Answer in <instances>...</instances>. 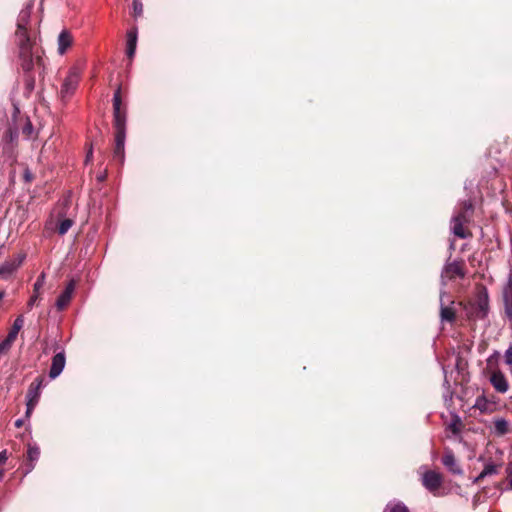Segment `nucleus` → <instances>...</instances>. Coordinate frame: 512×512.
I'll return each mask as SVG.
<instances>
[{"label":"nucleus","mask_w":512,"mask_h":512,"mask_svg":"<svg viewBox=\"0 0 512 512\" xmlns=\"http://www.w3.org/2000/svg\"><path fill=\"white\" fill-rule=\"evenodd\" d=\"M30 18V9L25 8L20 11L17 22V31L15 33L19 48V64L25 74V85L27 90L34 89L35 79L31 74L35 66L42 65V58L38 51L34 49V43L27 34L26 25Z\"/></svg>","instance_id":"f257e3e1"},{"label":"nucleus","mask_w":512,"mask_h":512,"mask_svg":"<svg viewBox=\"0 0 512 512\" xmlns=\"http://www.w3.org/2000/svg\"><path fill=\"white\" fill-rule=\"evenodd\" d=\"M121 103V87H118L113 95V126L115 129L113 158L122 165L125 160L126 113L121 110Z\"/></svg>","instance_id":"f03ea898"},{"label":"nucleus","mask_w":512,"mask_h":512,"mask_svg":"<svg viewBox=\"0 0 512 512\" xmlns=\"http://www.w3.org/2000/svg\"><path fill=\"white\" fill-rule=\"evenodd\" d=\"M472 212L473 204L468 200L464 201L461 204L459 211L453 215L451 219V230L455 236L461 239H466L468 237L469 234L464 230L463 224L469 221Z\"/></svg>","instance_id":"7ed1b4c3"},{"label":"nucleus","mask_w":512,"mask_h":512,"mask_svg":"<svg viewBox=\"0 0 512 512\" xmlns=\"http://www.w3.org/2000/svg\"><path fill=\"white\" fill-rule=\"evenodd\" d=\"M53 351L55 355L52 358L51 366L49 370V377L51 379L57 378L64 370L66 365V354L64 348L61 346L59 341L54 340L52 343Z\"/></svg>","instance_id":"20e7f679"},{"label":"nucleus","mask_w":512,"mask_h":512,"mask_svg":"<svg viewBox=\"0 0 512 512\" xmlns=\"http://www.w3.org/2000/svg\"><path fill=\"white\" fill-rule=\"evenodd\" d=\"M79 80L80 71L77 68H72L64 79L60 90V96L62 100L69 98L76 91Z\"/></svg>","instance_id":"39448f33"},{"label":"nucleus","mask_w":512,"mask_h":512,"mask_svg":"<svg viewBox=\"0 0 512 512\" xmlns=\"http://www.w3.org/2000/svg\"><path fill=\"white\" fill-rule=\"evenodd\" d=\"M454 301L450 299V296L442 290L440 293V319L441 322H453L456 314L453 308Z\"/></svg>","instance_id":"423d86ee"},{"label":"nucleus","mask_w":512,"mask_h":512,"mask_svg":"<svg viewBox=\"0 0 512 512\" xmlns=\"http://www.w3.org/2000/svg\"><path fill=\"white\" fill-rule=\"evenodd\" d=\"M445 277L448 279H454L455 277L464 278L465 270L463 267V263L459 261L447 262L441 273V282L442 285H446Z\"/></svg>","instance_id":"0eeeda50"},{"label":"nucleus","mask_w":512,"mask_h":512,"mask_svg":"<svg viewBox=\"0 0 512 512\" xmlns=\"http://www.w3.org/2000/svg\"><path fill=\"white\" fill-rule=\"evenodd\" d=\"M443 479L440 473L429 470L422 475V485L434 495L442 485Z\"/></svg>","instance_id":"6e6552de"},{"label":"nucleus","mask_w":512,"mask_h":512,"mask_svg":"<svg viewBox=\"0 0 512 512\" xmlns=\"http://www.w3.org/2000/svg\"><path fill=\"white\" fill-rule=\"evenodd\" d=\"M24 254H18L16 257L6 260L0 265V279H8L23 263Z\"/></svg>","instance_id":"1a4fd4ad"},{"label":"nucleus","mask_w":512,"mask_h":512,"mask_svg":"<svg viewBox=\"0 0 512 512\" xmlns=\"http://www.w3.org/2000/svg\"><path fill=\"white\" fill-rule=\"evenodd\" d=\"M76 288V281L70 280L66 285L64 291L58 296L55 306L59 311L64 310L72 299V295Z\"/></svg>","instance_id":"9d476101"},{"label":"nucleus","mask_w":512,"mask_h":512,"mask_svg":"<svg viewBox=\"0 0 512 512\" xmlns=\"http://www.w3.org/2000/svg\"><path fill=\"white\" fill-rule=\"evenodd\" d=\"M504 311L509 320H512V275L510 274L507 283L502 291Z\"/></svg>","instance_id":"9b49d317"},{"label":"nucleus","mask_w":512,"mask_h":512,"mask_svg":"<svg viewBox=\"0 0 512 512\" xmlns=\"http://www.w3.org/2000/svg\"><path fill=\"white\" fill-rule=\"evenodd\" d=\"M442 464L455 475H462L463 470L459 466L453 452L451 450H448L445 452V454L442 457Z\"/></svg>","instance_id":"f8f14e48"},{"label":"nucleus","mask_w":512,"mask_h":512,"mask_svg":"<svg viewBox=\"0 0 512 512\" xmlns=\"http://www.w3.org/2000/svg\"><path fill=\"white\" fill-rule=\"evenodd\" d=\"M40 457V449L35 444H29L27 449V462L25 464V475L30 473Z\"/></svg>","instance_id":"ddd939ff"},{"label":"nucleus","mask_w":512,"mask_h":512,"mask_svg":"<svg viewBox=\"0 0 512 512\" xmlns=\"http://www.w3.org/2000/svg\"><path fill=\"white\" fill-rule=\"evenodd\" d=\"M490 383L494 389L499 393H506L509 388V384L504 374L500 371L493 372L490 377Z\"/></svg>","instance_id":"4468645a"},{"label":"nucleus","mask_w":512,"mask_h":512,"mask_svg":"<svg viewBox=\"0 0 512 512\" xmlns=\"http://www.w3.org/2000/svg\"><path fill=\"white\" fill-rule=\"evenodd\" d=\"M43 386V380L36 378L29 386L26 399L28 402L38 403L41 394V388Z\"/></svg>","instance_id":"2eb2a0df"},{"label":"nucleus","mask_w":512,"mask_h":512,"mask_svg":"<svg viewBox=\"0 0 512 512\" xmlns=\"http://www.w3.org/2000/svg\"><path fill=\"white\" fill-rule=\"evenodd\" d=\"M45 280H46V274L44 272H42L38 276V278L36 279V281L33 285V294L27 303L28 309H32V307L36 304L37 300L39 299V292H40V289L43 288V286L45 284Z\"/></svg>","instance_id":"dca6fc26"},{"label":"nucleus","mask_w":512,"mask_h":512,"mask_svg":"<svg viewBox=\"0 0 512 512\" xmlns=\"http://www.w3.org/2000/svg\"><path fill=\"white\" fill-rule=\"evenodd\" d=\"M137 39H138L137 28L130 29L127 32V44H126V54L130 59H132L136 53Z\"/></svg>","instance_id":"f3484780"},{"label":"nucleus","mask_w":512,"mask_h":512,"mask_svg":"<svg viewBox=\"0 0 512 512\" xmlns=\"http://www.w3.org/2000/svg\"><path fill=\"white\" fill-rule=\"evenodd\" d=\"M502 464L499 463H494V462H486L485 465H484V468L483 470L481 471V473L473 480V483H478L480 482L482 479L488 477V476H492V475H496L498 474L499 472V468H501Z\"/></svg>","instance_id":"a211bd4d"},{"label":"nucleus","mask_w":512,"mask_h":512,"mask_svg":"<svg viewBox=\"0 0 512 512\" xmlns=\"http://www.w3.org/2000/svg\"><path fill=\"white\" fill-rule=\"evenodd\" d=\"M57 42H58V53L60 55H63L73 43L72 34L68 30L61 31L58 36Z\"/></svg>","instance_id":"6ab92c4d"},{"label":"nucleus","mask_w":512,"mask_h":512,"mask_svg":"<svg viewBox=\"0 0 512 512\" xmlns=\"http://www.w3.org/2000/svg\"><path fill=\"white\" fill-rule=\"evenodd\" d=\"M462 427L461 417L457 413L451 414V421L447 425V429L452 432L453 435H459Z\"/></svg>","instance_id":"aec40b11"},{"label":"nucleus","mask_w":512,"mask_h":512,"mask_svg":"<svg viewBox=\"0 0 512 512\" xmlns=\"http://www.w3.org/2000/svg\"><path fill=\"white\" fill-rule=\"evenodd\" d=\"M383 512H410L408 507L401 501H390Z\"/></svg>","instance_id":"412c9836"},{"label":"nucleus","mask_w":512,"mask_h":512,"mask_svg":"<svg viewBox=\"0 0 512 512\" xmlns=\"http://www.w3.org/2000/svg\"><path fill=\"white\" fill-rule=\"evenodd\" d=\"M24 325V317L22 315H19L12 325V328L10 329L7 336L10 337V339H16L19 331L22 329Z\"/></svg>","instance_id":"4be33fe9"},{"label":"nucleus","mask_w":512,"mask_h":512,"mask_svg":"<svg viewBox=\"0 0 512 512\" xmlns=\"http://www.w3.org/2000/svg\"><path fill=\"white\" fill-rule=\"evenodd\" d=\"M508 432V422L504 418H497L494 421V433L502 436Z\"/></svg>","instance_id":"5701e85b"},{"label":"nucleus","mask_w":512,"mask_h":512,"mask_svg":"<svg viewBox=\"0 0 512 512\" xmlns=\"http://www.w3.org/2000/svg\"><path fill=\"white\" fill-rule=\"evenodd\" d=\"M478 313L481 314V317L484 318L488 314L489 304H488V295L485 293L484 297L479 298L477 303Z\"/></svg>","instance_id":"b1692460"},{"label":"nucleus","mask_w":512,"mask_h":512,"mask_svg":"<svg viewBox=\"0 0 512 512\" xmlns=\"http://www.w3.org/2000/svg\"><path fill=\"white\" fill-rule=\"evenodd\" d=\"M72 225H73L72 219L66 218V219L61 220L58 225V233L60 235L66 234L69 231V229L72 227Z\"/></svg>","instance_id":"393cba45"},{"label":"nucleus","mask_w":512,"mask_h":512,"mask_svg":"<svg viewBox=\"0 0 512 512\" xmlns=\"http://www.w3.org/2000/svg\"><path fill=\"white\" fill-rule=\"evenodd\" d=\"M33 125L30 121H27L25 125L22 127V134L27 138L30 139L33 135Z\"/></svg>","instance_id":"a878e982"},{"label":"nucleus","mask_w":512,"mask_h":512,"mask_svg":"<svg viewBox=\"0 0 512 512\" xmlns=\"http://www.w3.org/2000/svg\"><path fill=\"white\" fill-rule=\"evenodd\" d=\"M14 341H15L14 339H10V337H9V336H7V337H6V338H5V339L0 343V353H4V352L8 351V350L11 348V346H12V344H13V342H14Z\"/></svg>","instance_id":"bb28decb"},{"label":"nucleus","mask_w":512,"mask_h":512,"mask_svg":"<svg viewBox=\"0 0 512 512\" xmlns=\"http://www.w3.org/2000/svg\"><path fill=\"white\" fill-rule=\"evenodd\" d=\"M143 13V5L140 0H133V14L135 17L141 16Z\"/></svg>","instance_id":"cd10ccee"},{"label":"nucleus","mask_w":512,"mask_h":512,"mask_svg":"<svg viewBox=\"0 0 512 512\" xmlns=\"http://www.w3.org/2000/svg\"><path fill=\"white\" fill-rule=\"evenodd\" d=\"M480 411H485L487 409V400L484 396H479L476 399L475 405Z\"/></svg>","instance_id":"c85d7f7f"},{"label":"nucleus","mask_w":512,"mask_h":512,"mask_svg":"<svg viewBox=\"0 0 512 512\" xmlns=\"http://www.w3.org/2000/svg\"><path fill=\"white\" fill-rule=\"evenodd\" d=\"M504 360L507 365H512V346L505 351Z\"/></svg>","instance_id":"c756f323"},{"label":"nucleus","mask_w":512,"mask_h":512,"mask_svg":"<svg viewBox=\"0 0 512 512\" xmlns=\"http://www.w3.org/2000/svg\"><path fill=\"white\" fill-rule=\"evenodd\" d=\"M37 405V403H33V402H26V416L29 417L32 413V411L34 410L35 406Z\"/></svg>","instance_id":"7c9ffc66"},{"label":"nucleus","mask_w":512,"mask_h":512,"mask_svg":"<svg viewBox=\"0 0 512 512\" xmlns=\"http://www.w3.org/2000/svg\"><path fill=\"white\" fill-rule=\"evenodd\" d=\"M443 398H444L445 402L451 401L452 398H453L452 391L451 390H446L445 393L443 394Z\"/></svg>","instance_id":"2f4dec72"},{"label":"nucleus","mask_w":512,"mask_h":512,"mask_svg":"<svg viewBox=\"0 0 512 512\" xmlns=\"http://www.w3.org/2000/svg\"><path fill=\"white\" fill-rule=\"evenodd\" d=\"M507 473L509 475V486L510 488L512 489V464H509V466L507 467Z\"/></svg>","instance_id":"473e14b6"},{"label":"nucleus","mask_w":512,"mask_h":512,"mask_svg":"<svg viewBox=\"0 0 512 512\" xmlns=\"http://www.w3.org/2000/svg\"><path fill=\"white\" fill-rule=\"evenodd\" d=\"M6 460H7V452L4 450V451L0 452V465L5 463Z\"/></svg>","instance_id":"72a5a7b5"},{"label":"nucleus","mask_w":512,"mask_h":512,"mask_svg":"<svg viewBox=\"0 0 512 512\" xmlns=\"http://www.w3.org/2000/svg\"><path fill=\"white\" fill-rule=\"evenodd\" d=\"M92 157H93V151H92V148H90L87 152L85 162L86 163L90 162L92 160Z\"/></svg>","instance_id":"f704fd0d"},{"label":"nucleus","mask_w":512,"mask_h":512,"mask_svg":"<svg viewBox=\"0 0 512 512\" xmlns=\"http://www.w3.org/2000/svg\"><path fill=\"white\" fill-rule=\"evenodd\" d=\"M443 372L446 375V371H445L444 367H443ZM443 385H444L446 390H450V384H449V382H448V380L446 378L444 379V384Z\"/></svg>","instance_id":"c9c22d12"},{"label":"nucleus","mask_w":512,"mask_h":512,"mask_svg":"<svg viewBox=\"0 0 512 512\" xmlns=\"http://www.w3.org/2000/svg\"><path fill=\"white\" fill-rule=\"evenodd\" d=\"M6 137H9L10 143H12L14 141V138H15L14 134L11 131H9V133L7 134Z\"/></svg>","instance_id":"e433bc0d"},{"label":"nucleus","mask_w":512,"mask_h":512,"mask_svg":"<svg viewBox=\"0 0 512 512\" xmlns=\"http://www.w3.org/2000/svg\"><path fill=\"white\" fill-rule=\"evenodd\" d=\"M22 424H23V420H22V419H17V420L15 421V426H16V427H21V426H22Z\"/></svg>","instance_id":"4c0bfd02"},{"label":"nucleus","mask_w":512,"mask_h":512,"mask_svg":"<svg viewBox=\"0 0 512 512\" xmlns=\"http://www.w3.org/2000/svg\"><path fill=\"white\" fill-rule=\"evenodd\" d=\"M105 178H106V174H102V175H99V176H98V180H99V181H104V180H105Z\"/></svg>","instance_id":"58836bf2"},{"label":"nucleus","mask_w":512,"mask_h":512,"mask_svg":"<svg viewBox=\"0 0 512 512\" xmlns=\"http://www.w3.org/2000/svg\"><path fill=\"white\" fill-rule=\"evenodd\" d=\"M4 297V292L0 290V301L3 299Z\"/></svg>","instance_id":"ea45409f"}]
</instances>
